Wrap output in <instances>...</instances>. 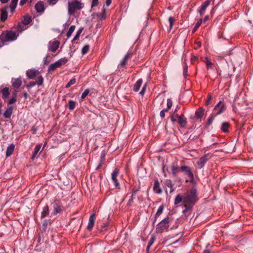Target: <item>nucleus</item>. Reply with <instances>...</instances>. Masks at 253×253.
I'll return each instance as SVG.
<instances>
[{
	"label": "nucleus",
	"mask_w": 253,
	"mask_h": 253,
	"mask_svg": "<svg viewBox=\"0 0 253 253\" xmlns=\"http://www.w3.org/2000/svg\"><path fill=\"white\" fill-rule=\"evenodd\" d=\"M76 102L72 100L68 101V108L70 110H73L75 108Z\"/></svg>",
	"instance_id": "obj_40"
},
{
	"label": "nucleus",
	"mask_w": 253,
	"mask_h": 253,
	"mask_svg": "<svg viewBox=\"0 0 253 253\" xmlns=\"http://www.w3.org/2000/svg\"><path fill=\"white\" fill-rule=\"evenodd\" d=\"M138 191H139V189H136L132 192L131 196H130V198L129 199L128 203H127V205L128 206H130L131 205V204L133 203V200L134 199L136 195L137 194V192H138Z\"/></svg>",
	"instance_id": "obj_34"
},
{
	"label": "nucleus",
	"mask_w": 253,
	"mask_h": 253,
	"mask_svg": "<svg viewBox=\"0 0 253 253\" xmlns=\"http://www.w3.org/2000/svg\"><path fill=\"white\" fill-rule=\"evenodd\" d=\"M174 21V18L173 17H169V29L171 30L173 25V23Z\"/></svg>",
	"instance_id": "obj_49"
},
{
	"label": "nucleus",
	"mask_w": 253,
	"mask_h": 253,
	"mask_svg": "<svg viewBox=\"0 0 253 253\" xmlns=\"http://www.w3.org/2000/svg\"><path fill=\"white\" fill-rule=\"evenodd\" d=\"M181 166H178L176 164L172 163L170 169L171 170V174L173 177H176L178 175L179 172H181Z\"/></svg>",
	"instance_id": "obj_16"
},
{
	"label": "nucleus",
	"mask_w": 253,
	"mask_h": 253,
	"mask_svg": "<svg viewBox=\"0 0 253 253\" xmlns=\"http://www.w3.org/2000/svg\"><path fill=\"white\" fill-rule=\"evenodd\" d=\"M164 209V206L161 205L159 207V209H158L156 213L155 214L154 219L153 221V224L154 225L155 222H156L157 218L158 216H159L163 212Z\"/></svg>",
	"instance_id": "obj_25"
},
{
	"label": "nucleus",
	"mask_w": 253,
	"mask_h": 253,
	"mask_svg": "<svg viewBox=\"0 0 253 253\" xmlns=\"http://www.w3.org/2000/svg\"><path fill=\"white\" fill-rule=\"evenodd\" d=\"M198 190L196 187L190 189L184 196V204L194 206L198 200Z\"/></svg>",
	"instance_id": "obj_2"
},
{
	"label": "nucleus",
	"mask_w": 253,
	"mask_h": 253,
	"mask_svg": "<svg viewBox=\"0 0 253 253\" xmlns=\"http://www.w3.org/2000/svg\"><path fill=\"white\" fill-rule=\"evenodd\" d=\"M59 44L58 41H50L48 44V50L54 52L59 47Z\"/></svg>",
	"instance_id": "obj_11"
},
{
	"label": "nucleus",
	"mask_w": 253,
	"mask_h": 253,
	"mask_svg": "<svg viewBox=\"0 0 253 253\" xmlns=\"http://www.w3.org/2000/svg\"><path fill=\"white\" fill-rule=\"evenodd\" d=\"M49 57V55L47 54L45 57L43 58V62L44 64H47L49 63V61H47V58Z\"/></svg>",
	"instance_id": "obj_61"
},
{
	"label": "nucleus",
	"mask_w": 253,
	"mask_h": 253,
	"mask_svg": "<svg viewBox=\"0 0 253 253\" xmlns=\"http://www.w3.org/2000/svg\"><path fill=\"white\" fill-rule=\"evenodd\" d=\"M204 62L205 63L208 69H213V64L211 61H210L208 58L206 57L205 58Z\"/></svg>",
	"instance_id": "obj_37"
},
{
	"label": "nucleus",
	"mask_w": 253,
	"mask_h": 253,
	"mask_svg": "<svg viewBox=\"0 0 253 253\" xmlns=\"http://www.w3.org/2000/svg\"><path fill=\"white\" fill-rule=\"evenodd\" d=\"M16 101V98L14 97H12L10 99V100L8 102V104H14Z\"/></svg>",
	"instance_id": "obj_58"
},
{
	"label": "nucleus",
	"mask_w": 253,
	"mask_h": 253,
	"mask_svg": "<svg viewBox=\"0 0 253 253\" xmlns=\"http://www.w3.org/2000/svg\"><path fill=\"white\" fill-rule=\"evenodd\" d=\"M203 20L202 19H200L196 23L195 25L194 26V28L192 29V32L194 33L196 31L197 29L201 26Z\"/></svg>",
	"instance_id": "obj_39"
},
{
	"label": "nucleus",
	"mask_w": 253,
	"mask_h": 253,
	"mask_svg": "<svg viewBox=\"0 0 253 253\" xmlns=\"http://www.w3.org/2000/svg\"><path fill=\"white\" fill-rule=\"evenodd\" d=\"M143 80L142 79H139L137 81L135 84L133 85V90L135 92H137L140 89L141 86L142 85Z\"/></svg>",
	"instance_id": "obj_28"
},
{
	"label": "nucleus",
	"mask_w": 253,
	"mask_h": 253,
	"mask_svg": "<svg viewBox=\"0 0 253 253\" xmlns=\"http://www.w3.org/2000/svg\"><path fill=\"white\" fill-rule=\"evenodd\" d=\"M83 27L80 28L79 29H78V30L77 31L75 36H74V38H73V39L72 40V42H73L74 41H76V40H77V39H79V38L80 36V35L81 34V33L83 32Z\"/></svg>",
	"instance_id": "obj_38"
},
{
	"label": "nucleus",
	"mask_w": 253,
	"mask_h": 253,
	"mask_svg": "<svg viewBox=\"0 0 253 253\" xmlns=\"http://www.w3.org/2000/svg\"><path fill=\"white\" fill-rule=\"evenodd\" d=\"M153 190L155 193L159 194H161L162 192V189L160 187V183L158 180H156L154 182Z\"/></svg>",
	"instance_id": "obj_21"
},
{
	"label": "nucleus",
	"mask_w": 253,
	"mask_h": 253,
	"mask_svg": "<svg viewBox=\"0 0 253 253\" xmlns=\"http://www.w3.org/2000/svg\"><path fill=\"white\" fill-rule=\"evenodd\" d=\"M188 73V66L186 64H185L183 66V75L185 78H186L187 76Z\"/></svg>",
	"instance_id": "obj_47"
},
{
	"label": "nucleus",
	"mask_w": 253,
	"mask_h": 253,
	"mask_svg": "<svg viewBox=\"0 0 253 253\" xmlns=\"http://www.w3.org/2000/svg\"><path fill=\"white\" fill-rule=\"evenodd\" d=\"M210 247V245L208 244L206 246V249L203 251V253H211V251L208 249Z\"/></svg>",
	"instance_id": "obj_59"
},
{
	"label": "nucleus",
	"mask_w": 253,
	"mask_h": 253,
	"mask_svg": "<svg viewBox=\"0 0 253 253\" xmlns=\"http://www.w3.org/2000/svg\"><path fill=\"white\" fill-rule=\"evenodd\" d=\"M52 204L53 209V211L51 213L52 215L55 216L58 213H60L64 210V208L59 200L55 199Z\"/></svg>",
	"instance_id": "obj_7"
},
{
	"label": "nucleus",
	"mask_w": 253,
	"mask_h": 253,
	"mask_svg": "<svg viewBox=\"0 0 253 253\" xmlns=\"http://www.w3.org/2000/svg\"><path fill=\"white\" fill-rule=\"evenodd\" d=\"M89 91H89V89H86L82 94L81 99L83 100V99H84L87 96V95L88 94V93H89Z\"/></svg>",
	"instance_id": "obj_46"
},
{
	"label": "nucleus",
	"mask_w": 253,
	"mask_h": 253,
	"mask_svg": "<svg viewBox=\"0 0 253 253\" xmlns=\"http://www.w3.org/2000/svg\"><path fill=\"white\" fill-rule=\"evenodd\" d=\"M13 112V107H8L3 112V115L5 118H10Z\"/></svg>",
	"instance_id": "obj_22"
},
{
	"label": "nucleus",
	"mask_w": 253,
	"mask_h": 253,
	"mask_svg": "<svg viewBox=\"0 0 253 253\" xmlns=\"http://www.w3.org/2000/svg\"><path fill=\"white\" fill-rule=\"evenodd\" d=\"M99 4V0H92L91 7H95Z\"/></svg>",
	"instance_id": "obj_54"
},
{
	"label": "nucleus",
	"mask_w": 253,
	"mask_h": 253,
	"mask_svg": "<svg viewBox=\"0 0 253 253\" xmlns=\"http://www.w3.org/2000/svg\"><path fill=\"white\" fill-rule=\"evenodd\" d=\"M172 105V101L171 99L168 98L167 99V108L166 109H168V111H169Z\"/></svg>",
	"instance_id": "obj_48"
},
{
	"label": "nucleus",
	"mask_w": 253,
	"mask_h": 253,
	"mask_svg": "<svg viewBox=\"0 0 253 253\" xmlns=\"http://www.w3.org/2000/svg\"><path fill=\"white\" fill-rule=\"evenodd\" d=\"M76 82V79L75 77L71 79L70 81L66 85V88H69L70 86H71L72 85L75 84Z\"/></svg>",
	"instance_id": "obj_44"
},
{
	"label": "nucleus",
	"mask_w": 253,
	"mask_h": 253,
	"mask_svg": "<svg viewBox=\"0 0 253 253\" xmlns=\"http://www.w3.org/2000/svg\"><path fill=\"white\" fill-rule=\"evenodd\" d=\"M95 213H93L90 215L89 218L87 226V229L89 231H91L93 228L95 222Z\"/></svg>",
	"instance_id": "obj_18"
},
{
	"label": "nucleus",
	"mask_w": 253,
	"mask_h": 253,
	"mask_svg": "<svg viewBox=\"0 0 253 253\" xmlns=\"http://www.w3.org/2000/svg\"><path fill=\"white\" fill-rule=\"evenodd\" d=\"M68 61V59L66 57L61 58L54 63L51 64L48 68V72L52 71L56 69L57 68L61 67L62 65H65Z\"/></svg>",
	"instance_id": "obj_5"
},
{
	"label": "nucleus",
	"mask_w": 253,
	"mask_h": 253,
	"mask_svg": "<svg viewBox=\"0 0 253 253\" xmlns=\"http://www.w3.org/2000/svg\"><path fill=\"white\" fill-rule=\"evenodd\" d=\"M14 148H15V145L13 144H11L7 147L6 151V154H5L6 157L7 158V157L10 156L12 154V153L14 151Z\"/></svg>",
	"instance_id": "obj_27"
},
{
	"label": "nucleus",
	"mask_w": 253,
	"mask_h": 253,
	"mask_svg": "<svg viewBox=\"0 0 253 253\" xmlns=\"http://www.w3.org/2000/svg\"><path fill=\"white\" fill-rule=\"evenodd\" d=\"M7 18V7L2 8L1 10L0 20L4 22Z\"/></svg>",
	"instance_id": "obj_26"
},
{
	"label": "nucleus",
	"mask_w": 253,
	"mask_h": 253,
	"mask_svg": "<svg viewBox=\"0 0 253 253\" xmlns=\"http://www.w3.org/2000/svg\"><path fill=\"white\" fill-rule=\"evenodd\" d=\"M204 111V109L202 107H200L196 111L195 113V117L196 119H201L203 117Z\"/></svg>",
	"instance_id": "obj_24"
},
{
	"label": "nucleus",
	"mask_w": 253,
	"mask_h": 253,
	"mask_svg": "<svg viewBox=\"0 0 253 253\" xmlns=\"http://www.w3.org/2000/svg\"><path fill=\"white\" fill-rule=\"evenodd\" d=\"M182 202L184 203V196L181 194H177L174 199V204L177 205Z\"/></svg>",
	"instance_id": "obj_30"
},
{
	"label": "nucleus",
	"mask_w": 253,
	"mask_h": 253,
	"mask_svg": "<svg viewBox=\"0 0 253 253\" xmlns=\"http://www.w3.org/2000/svg\"><path fill=\"white\" fill-rule=\"evenodd\" d=\"M18 91L16 90H15L12 92V97H14L15 98H16L17 95Z\"/></svg>",
	"instance_id": "obj_64"
},
{
	"label": "nucleus",
	"mask_w": 253,
	"mask_h": 253,
	"mask_svg": "<svg viewBox=\"0 0 253 253\" xmlns=\"http://www.w3.org/2000/svg\"><path fill=\"white\" fill-rule=\"evenodd\" d=\"M84 7V4L77 0L68 2V12L69 15L75 13L76 10H81Z\"/></svg>",
	"instance_id": "obj_3"
},
{
	"label": "nucleus",
	"mask_w": 253,
	"mask_h": 253,
	"mask_svg": "<svg viewBox=\"0 0 253 253\" xmlns=\"http://www.w3.org/2000/svg\"><path fill=\"white\" fill-rule=\"evenodd\" d=\"M89 49V45H84L82 49V54L83 55H84L86 54Z\"/></svg>",
	"instance_id": "obj_43"
},
{
	"label": "nucleus",
	"mask_w": 253,
	"mask_h": 253,
	"mask_svg": "<svg viewBox=\"0 0 253 253\" xmlns=\"http://www.w3.org/2000/svg\"><path fill=\"white\" fill-rule=\"evenodd\" d=\"M47 220H44V221L42 223V227L44 229H45L47 227Z\"/></svg>",
	"instance_id": "obj_62"
},
{
	"label": "nucleus",
	"mask_w": 253,
	"mask_h": 253,
	"mask_svg": "<svg viewBox=\"0 0 253 253\" xmlns=\"http://www.w3.org/2000/svg\"><path fill=\"white\" fill-rule=\"evenodd\" d=\"M180 169L181 172H183L190 178V182H192L194 180V174L189 167L187 166H181Z\"/></svg>",
	"instance_id": "obj_8"
},
{
	"label": "nucleus",
	"mask_w": 253,
	"mask_h": 253,
	"mask_svg": "<svg viewBox=\"0 0 253 253\" xmlns=\"http://www.w3.org/2000/svg\"><path fill=\"white\" fill-rule=\"evenodd\" d=\"M43 82V78L42 76H40L38 77L37 81L36 82V84L38 85H41L42 84Z\"/></svg>",
	"instance_id": "obj_45"
},
{
	"label": "nucleus",
	"mask_w": 253,
	"mask_h": 253,
	"mask_svg": "<svg viewBox=\"0 0 253 253\" xmlns=\"http://www.w3.org/2000/svg\"><path fill=\"white\" fill-rule=\"evenodd\" d=\"M212 98L211 95V94H209L208 95V98L206 102V105L207 106L209 105L211 103V101Z\"/></svg>",
	"instance_id": "obj_55"
},
{
	"label": "nucleus",
	"mask_w": 253,
	"mask_h": 253,
	"mask_svg": "<svg viewBox=\"0 0 253 253\" xmlns=\"http://www.w3.org/2000/svg\"><path fill=\"white\" fill-rule=\"evenodd\" d=\"M176 117L177 119V123L181 127H185L187 125V119L183 114L178 115L176 114Z\"/></svg>",
	"instance_id": "obj_9"
},
{
	"label": "nucleus",
	"mask_w": 253,
	"mask_h": 253,
	"mask_svg": "<svg viewBox=\"0 0 253 253\" xmlns=\"http://www.w3.org/2000/svg\"><path fill=\"white\" fill-rule=\"evenodd\" d=\"M35 8L37 12L43 13L45 10L43 2L42 1H38L35 4Z\"/></svg>",
	"instance_id": "obj_19"
},
{
	"label": "nucleus",
	"mask_w": 253,
	"mask_h": 253,
	"mask_svg": "<svg viewBox=\"0 0 253 253\" xmlns=\"http://www.w3.org/2000/svg\"><path fill=\"white\" fill-rule=\"evenodd\" d=\"M170 218L167 217L158 223L156 225V232L157 234H160L167 230L169 226Z\"/></svg>",
	"instance_id": "obj_4"
},
{
	"label": "nucleus",
	"mask_w": 253,
	"mask_h": 253,
	"mask_svg": "<svg viewBox=\"0 0 253 253\" xmlns=\"http://www.w3.org/2000/svg\"><path fill=\"white\" fill-rule=\"evenodd\" d=\"M208 156L209 154L204 155L197 162V165L199 169H201L204 167L205 165L209 159L208 158Z\"/></svg>",
	"instance_id": "obj_12"
},
{
	"label": "nucleus",
	"mask_w": 253,
	"mask_h": 253,
	"mask_svg": "<svg viewBox=\"0 0 253 253\" xmlns=\"http://www.w3.org/2000/svg\"><path fill=\"white\" fill-rule=\"evenodd\" d=\"M15 29L16 30V33L18 34V36L24 30H25L27 28L25 27L23 23L21 22H18L17 25L13 26L12 28V29Z\"/></svg>",
	"instance_id": "obj_17"
},
{
	"label": "nucleus",
	"mask_w": 253,
	"mask_h": 253,
	"mask_svg": "<svg viewBox=\"0 0 253 253\" xmlns=\"http://www.w3.org/2000/svg\"><path fill=\"white\" fill-rule=\"evenodd\" d=\"M28 1V0H20V3H19V4L21 5V6H22L27 1Z\"/></svg>",
	"instance_id": "obj_63"
},
{
	"label": "nucleus",
	"mask_w": 253,
	"mask_h": 253,
	"mask_svg": "<svg viewBox=\"0 0 253 253\" xmlns=\"http://www.w3.org/2000/svg\"><path fill=\"white\" fill-rule=\"evenodd\" d=\"M38 70L35 69H30L26 71V76L29 79H33L39 74Z\"/></svg>",
	"instance_id": "obj_10"
},
{
	"label": "nucleus",
	"mask_w": 253,
	"mask_h": 253,
	"mask_svg": "<svg viewBox=\"0 0 253 253\" xmlns=\"http://www.w3.org/2000/svg\"><path fill=\"white\" fill-rule=\"evenodd\" d=\"M36 84V82H30L29 84H27L26 86V87L29 89L32 87H34Z\"/></svg>",
	"instance_id": "obj_50"
},
{
	"label": "nucleus",
	"mask_w": 253,
	"mask_h": 253,
	"mask_svg": "<svg viewBox=\"0 0 253 253\" xmlns=\"http://www.w3.org/2000/svg\"><path fill=\"white\" fill-rule=\"evenodd\" d=\"M18 37V34L12 30H5L2 32L0 35V40L3 45H7L9 42L16 41Z\"/></svg>",
	"instance_id": "obj_1"
},
{
	"label": "nucleus",
	"mask_w": 253,
	"mask_h": 253,
	"mask_svg": "<svg viewBox=\"0 0 253 253\" xmlns=\"http://www.w3.org/2000/svg\"><path fill=\"white\" fill-rule=\"evenodd\" d=\"M132 55L131 51H128L124 56L123 60L120 62L119 65L124 67L127 63L129 57Z\"/></svg>",
	"instance_id": "obj_23"
},
{
	"label": "nucleus",
	"mask_w": 253,
	"mask_h": 253,
	"mask_svg": "<svg viewBox=\"0 0 253 253\" xmlns=\"http://www.w3.org/2000/svg\"><path fill=\"white\" fill-rule=\"evenodd\" d=\"M2 97L3 99L7 98L9 95V92L7 87H4L1 90Z\"/></svg>",
	"instance_id": "obj_36"
},
{
	"label": "nucleus",
	"mask_w": 253,
	"mask_h": 253,
	"mask_svg": "<svg viewBox=\"0 0 253 253\" xmlns=\"http://www.w3.org/2000/svg\"><path fill=\"white\" fill-rule=\"evenodd\" d=\"M59 0H47V2L50 5H54Z\"/></svg>",
	"instance_id": "obj_57"
},
{
	"label": "nucleus",
	"mask_w": 253,
	"mask_h": 253,
	"mask_svg": "<svg viewBox=\"0 0 253 253\" xmlns=\"http://www.w3.org/2000/svg\"><path fill=\"white\" fill-rule=\"evenodd\" d=\"M146 84H145V85L143 87L142 89H141V90L140 91V92H139V94L141 95V96H143L145 92V90H146Z\"/></svg>",
	"instance_id": "obj_60"
},
{
	"label": "nucleus",
	"mask_w": 253,
	"mask_h": 253,
	"mask_svg": "<svg viewBox=\"0 0 253 253\" xmlns=\"http://www.w3.org/2000/svg\"><path fill=\"white\" fill-rule=\"evenodd\" d=\"M168 111V109H164L161 111L160 113V116L162 118H164L165 117V113L166 112H167Z\"/></svg>",
	"instance_id": "obj_52"
},
{
	"label": "nucleus",
	"mask_w": 253,
	"mask_h": 253,
	"mask_svg": "<svg viewBox=\"0 0 253 253\" xmlns=\"http://www.w3.org/2000/svg\"><path fill=\"white\" fill-rule=\"evenodd\" d=\"M119 173V170L117 169H115L112 172L111 174V178L114 182V184L115 186L116 187H119L120 186L119 182L118 181V179H117V177L118 175V174Z\"/></svg>",
	"instance_id": "obj_14"
},
{
	"label": "nucleus",
	"mask_w": 253,
	"mask_h": 253,
	"mask_svg": "<svg viewBox=\"0 0 253 253\" xmlns=\"http://www.w3.org/2000/svg\"><path fill=\"white\" fill-rule=\"evenodd\" d=\"M41 148V144H37L34 150L32 153V159L34 160V159L36 157V155H37L38 153L40 151V149Z\"/></svg>",
	"instance_id": "obj_32"
},
{
	"label": "nucleus",
	"mask_w": 253,
	"mask_h": 253,
	"mask_svg": "<svg viewBox=\"0 0 253 253\" xmlns=\"http://www.w3.org/2000/svg\"><path fill=\"white\" fill-rule=\"evenodd\" d=\"M214 117L212 116L211 117H210V118H208V120H207V126H210V125H211L212 122H213V121L214 120Z\"/></svg>",
	"instance_id": "obj_51"
},
{
	"label": "nucleus",
	"mask_w": 253,
	"mask_h": 253,
	"mask_svg": "<svg viewBox=\"0 0 253 253\" xmlns=\"http://www.w3.org/2000/svg\"><path fill=\"white\" fill-rule=\"evenodd\" d=\"M156 240V237L155 236H152L150 240L149 241L148 245L151 246Z\"/></svg>",
	"instance_id": "obj_53"
},
{
	"label": "nucleus",
	"mask_w": 253,
	"mask_h": 253,
	"mask_svg": "<svg viewBox=\"0 0 253 253\" xmlns=\"http://www.w3.org/2000/svg\"><path fill=\"white\" fill-rule=\"evenodd\" d=\"M49 213V207L47 205H46L42 209V211L41 212V218H43L48 215Z\"/></svg>",
	"instance_id": "obj_29"
},
{
	"label": "nucleus",
	"mask_w": 253,
	"mask_h": 253,
	"mask_svg": "<svg viewBox=\"0 0 253 253\" xmlns=\"http://www.w3.org/2000/svg\"><path fill=\"white\" fill-rule=\"evenodd\" d=\"M75 29V25H72L70 27L67 33L66 36L68 38H69L72 35V33L74 31Z\"/></svg>",
	"instance_id": "obj_41"
},
{
	"label": "nucleus",
	"mask_w": 253,
	"mask_h": 253,
	"mask_svg": "<svg viewBox=\"0 0 253 253\" xmlns=\"http://www.w3.org/2000/svg\"><path fill=\"white\" fill-rule=\"evenodd\" d=\"M170 120L172 123H174L176 122H177V119L176 117V114H173L170 116Z\"/></svg>",
	"instance_id": "obj_56"
},
{
	"label": "nucleus",
	"mask_w": 253,
	"mask_h": 253,
	"mask_svg": "<svg viewBox=\"0 0 253 253\" xmlns=\"http://www.w3.org/2000/svg\"><path fill=\"white\" fill-rule=\"evenodd\" d=\"M31 22L32 18L31 16L29 15H26L24 16L23 19L21 22L26 26L29 24Z\"/></svg>",
	"instance_id": "obj_33"
},
{
	"label": "nucleus",
	"mask_w": 253,
	"mask_h": 253,
	"mask_svg": "<svg viewBox=\"0 0 253 253\" xmlns=\"http://www.w3.org/2000/svg\"><path fill=\"white\" fill-rule=\"evenodd\" d=\"M213 0H207L205 1L197 10L198 13H199L201 16L203 15L205 13L207 8L209 6L211 2Z\"/></svg>",
	"instance_id": "obj_13"
},
{
	"label": "nucleus",
	"mask_w": 253,
	"mask_h": 253,
	"mask_svg": "<svg viewBox=\"0 0 253 253\" xmlns=\"http://www.w3.org/2000/svg\"><path fill=\"white\" fill-rule=\"evenodd\" d=\"M165 185L169 187L170 188V193H172L174 190H175V188L173 186V184L172 183V182L171 181V180H169V179H167L166 181H165Z\"/></svg>",
	"instance_id": "obj_31"
},
{
	"label": "nucleus",
	"mask_w": 253,
	"mask_h": 253,
	"mask_svg": "<svg viewBox=\"0 0 253 253\" xmlns=\"http://www.w3.org/2000/svg\"><path fill=\"white\" fill-rule=\"evenodd\" d=\"M193 206V205H189L188 204H184L183 207L185 209L183 210L182 213L185 216L187 217L191 215Z\"/></svg>",
	"instance_id": "obj_15"
},
{
	"label": "nucleus",
	"mask_w": 253,
	"mask_h": 253,
	"mask_svg": "<svg viewBox=\"0 0 253 253\" xmlns=\"http://www.w3.org/2000/svg\"><path fill=\"white\" fill-rule=\"evenodd\" d=\"M229 126H230V124L229 123L224 122L222 124L220 128L222 130V131L226 133L229 131L228 128H229Z\"/></svg>",
	"instance_id": "obj_35"
},
{
	"label": "nucleus",
	"mask_w": 253,
	"mask_h": 253,
	"mask_svg": "<svg viewBox=\"0 0 253 253\" xmlns=\"http://www.w3.org/2000/svg\"><path fill=\"white\" fill-rule=\"evenodd\" d=\"M17 3L12 1L11 0L10 4H9V8H10V10L11 12H13L15 9V8L17 6Z\"/></svg>",
	"instance_id": "obj_42"
},
{
	"label": "nucleus",
	"mask_w": 253,
	"mask_h": 253,
	"mask_svg": "<svg viewBox=\"0 0 253 253\" xmlns=\"http://www.w3.org/2000/svg\"><path fill=\"white\" fill-rule=\"evenodd\" d=\"M226 108L227 106L226 104L223 103L222 101H220L214 106L213 110V114L214 116L221 114L226 111Z\"/></svg>",
	"instance_id": "obj_6"
},
{
	"label": "nucleus",
	"mask_w": 253,
	"mask_h": 253,
	"mask_svg": "<svg viewBox=\"0 0 253 253\" xmlns=\"http://www.w3.org/2000/svg\"><path fill=\"white\" fill-rule=\"evenodd\" d=\"M12 85L15 88H19L22 84V80L20 77L15 79L12 78L11 80Z\"/></svg>",
	"instance_id": "obj_20"
}]
</instances>
